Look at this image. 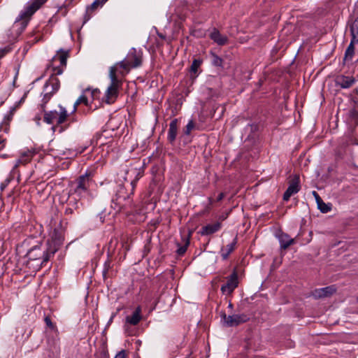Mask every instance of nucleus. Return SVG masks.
<instances>
[{
  "instance_id": "1",
  "label": "nucleus",
  "mask_w": 358,
  "mask_h": 358,
  "mask_svg": "<svg viewBox=\"0 0 358 358\" xmlns=\"http://www.w3.org/2000/svg\"><path fill=\"white\" fill-rule=\"evenodd\" d=\"M94 173L92 170H87L86 172L80 176L74 181L71 182L69 189V204L71 205L73 197L81 199H91L92 194L91 187L94 184L93 177Z\"/></svg>"
},
{
  "instance_id": "2",
  "label": "nucleus",
  "mask_w": 358,
  "mask_h": 358,
  "mask_svg": "<svg viewBox=\"0 0 358 358\" xmlns=\"http://www.w3.org/2000/svg\"><path fill=\"white\" fill-rule=\"evenodd\" d=\"M55 248H50L45 243L31 247L27 253L28 264L35 262L37 270L48 266V263L55 256Z\"/></svg>"
},
{
  "instance_id": "3",
  "label": "nucleus",
  "mask_w": 358,
  "mask_h": 358,
  "mask_svg": "<svg viewBox=\"0 0 358 358\" xmlns=\"http://www.w3.org/2000/svg\"><path fill=\"white\" fill-rule=\"evenodd\" d=\"M58 108L59 110H43V121L47 124L52 125L51 129L53 132L61 134L69 127V124H64L69 115L64 107L59 106Z\"/></svg>"
},
{
  "instance_id": "4",
  "label": "nucleus",
  "mask_w": 358,
  "mask_h": 358,
  "mask_svg": "<svg viewBox=\"0 0 358 358\" xmlns=\"http://www.w3.org/2000/svg\"><path fill=\"white\" fill-rule=\"evenodd\" d=\"M60 81L59 78L55 76H51L46 81L44 85V90L45 93L42 99L41 104V110H45L46 104L50 100L52 95L55 94L59 89Z\"/></svg>"
},
{
  "instance_id": "5",
  "label": "nucleus",
  "mask_w": 358,
  "mask_h": 358,
  "mask_svg": "<svg viewBox=\"0 0 358 358\" xmlns=\"http://www.w3.org/2000/svg\"><path fill=\"white\" fill-rule=\"evenodd\" d=\"M45 1L46 0H34L33 2L28 3L24 9L21 11L15 22L20 20L22 29H24L31 16L45 2Z\"/></svg>"
},
{
  "instance_id": "6",
  "label": "nucleus",
  "mask_w": 358,
  "mask_h": 358,
  "mask_svg": "<svg viewBox=\"0 0 358 358\" xmlns=\"http://www.w3.org/2000/svg\"><path fill=\"white\" fill-rule=\"evenodd\" d=\"M109 77L111 83L106 90L104 100L106 103L110 104L113 103L117 97L118 89L121 85V82L117 78V76L114 75L113 70L109 72Z\"/></svg>"
},
{
  "instance_id": "7",
  "label": "nucleus",
  "mask_w": 358,
  "mask_h": 358,
  "mask_svg": "<svg viewBox=\"0 0 358 358\" xmlns=\"http://www.w3.org/2000/svg\"><path fill=\"white\" fill-rule=\"evenodd\" d=\"M222 320L227 327H236L241 324L248 322L250 319L248 315L245 313L234 314L232 315H227L225 313L221 314Z\"/></svg>"
},
{
  "instance_id": "8",
  "label": "nucleus",
  "mask_w": 358,
  "mask_h": 358,
  "mask_svg": "<svg viewBox=\"0 0 358 358\" xmlns=\"http://www.w3.org/2000/svg\"><path fill=\"white\" fill-rule=\"evenodd\" d=\"M69 56V51H64L62 49L58 51L57 54L52 58V63L54 64L58 61L59 66H53V74L52 76L57 77V75H61L63 73L64 68L66 66V60Z\"/></svg>"
},
{
  "instance_id": "9",
  "label": "nucleus",
  "mask_w": 358,
  "mask_h": 358,
  "mask_svg": "<svg viewBox=\"0 0 358 358\" xmlns=\"http://www.w3.org/2000/svg\"><path fill=\"white\" fill-rule=\"evenodd\" d=\"M238 285V273L234 270L227 278V282L222 285L221 292L223 294L230 295Z\"/></svg>"
},
{
  "instance_id": "10",
  "label": "nucleus",
  "mask_w": 358,
  "mask_h": 358,
  "mask_svg": "<svg viewBox=\"0 0 358 358\" xmlns=\"http://www.w3.org/2000/svg\"><path fill=\"white\" fill-rule=\"evenodd\" d=\"M64 242V233L62 230L55 229L50 238L45 243L50 248H55V252L58 251Z\"/></svg>"
},
{
  "instance_id": "11",
  "label": "nucleus",
  "mask_w": 358,
  "mask_h": 358,
  "mask_svg": "<svg viewBox=\"0 0 358 358\" xmlns=\"http://www.w3.org/2000/svg\"><path fill=\"white\" fill-rule=\"evenodd\" d=\"M134 173H136V178L129 183V186L131 187L130 192H127L124 185H120L114 196H120L124 197H130V196L133 194L136 183L139 178L142 176L141 173L140 172H137L136 171H134Z\"/></svg>"
},
{
  "instance_id": "12",
  "label": "nucleus",
  "mask_w": 358,
  "mask_h": 358,
  "mask_svg": "<svg viewBox=\"0 0 358 358\" xmlns=\"http://www.w3.org/2000/svg\"><path fill=\"white\" fill-rule=\"evenodd\" d=\"M124 59L130 66L137 68L142 64V52L133 48L130 49Z\"/></svg>"
},
{
  "instance_id": "13",
  "label": "nucleus",
  "mask_w": 358,
  "mask_h": 358,
  "mask_svg": "<svg viewBox=\"0 0 358 358\" xmlns=\"http://www.w3.org/2000/svg\"><path fill=\"white\" fill-rule=\"evenodd\" d=\"M301 189L299 177L296 175L289 182V186L283 194V200L287 201L290 197L299 192Z\"/></svg>"
},
{
  "instance_id": "14",
  "label": "nucleus",
  "mask_w": 358,
  "mask_h": 358,
  "mask_svg": "<svg viewBox=\"0 0 358 358\" xmlns=\"http://www.w3.org/2000/svg\"><path fill=\"white\" fill-rule=\"evenodd\" d=\"M141 319H142L141 308V306H138L135 309V310L133 312L132 315H128L126 317V319H125L126 322L124 324L125 330L127 331H128L129 325H133V326L137 325L139 323V322L141 320Z\"/></svg>"
},
{
  "instance_id": "15",
  "label": "nucleus",
  "mask_w": 358,
  "mask_h": 358,
  "mask_svg": "<svg viewBox=\"0 0 358 358\" xmlns=\"http://www.w3.org/2000/svg\"><path fill=\"white\" fill-rule=\"evenodd\" d=\"M131 69H132V67L129 65L125 59H124L121 62H117L114 66H111L109 72L113 70L114 75H117V73H118L122 76H124L129 72Z\"/></svg>"
},
{
  "instance_id": "16",
  "label": "nucleus",
  "mask_w": 358,
  "mask_h": 358,
  "mask_svg": "<svg viewBox=\"0 0 358 358\" xmlns=\"http://www.w3.org/2000/svg\"><path fill=\"white\" fill-rule=\"evenodd\" d=\"M335 85L343 89L350 88L355 82L352 76L340 75L335 78Z\"/></svg>"
},
{
  "instance_id": "17",
  "label": "nucleus",
  "mask_w": 358,
  "mask_h": 358,
  "mask_svg": "<svg viewBox=\"0 0 358 358\" xmlns=\"http://www.w3.org/2000/svg\"><path fill=\"white\" fill-rule=\"evenodd\" d=\"M336 292V288L334 286H328L323 288L315 289L311 293V296L315 299H320L328 297L332 295Z\"/></svg>"
},
{
  "instance_id": "18",
  "label": "nucleus",
  "mask_w": 358,
  "mask_h": 358,
  "mask_svg": "<svg viewBox=\"0 0 358 358\" xmlns=\"http://www.w3.org/2000/svg\"><path fill=\"white\" fill-rule=\"evenodd\" d=\"M35 153L36 152L34 151L31 150H27L22 152L19 159L16 161L13 171H15V169H16L20 165H25L30 162Z\"/></svg>"
},
{
  "instance_id": "19",
  "label": "nucleus",
  "mask_w": 358,
  "mask_h": 358,
  "mask_svg": "<svg viewBox=\"0 0 358 358\" xmlns=\"http://www.w3.org/2000/svg\"><path fill=\"white\" fill-rule=\"evenodd\" d=\"M178 129V120L173 119L169 124V128L168 131L167 139L171 144H173L177 135Z\"/></svg>"
},
{
  "instance_id": "20",
  "label": "nucleus",
  "mask_w": 358,
  "mask_h": 358,
  "mask_svg": "<svg viewBox=\"0 0 358 358\" xmlns=\"http://www.w3.org/2000/svg\"><path fill=\"white\" fill-rule=\"evenodd\" d=\"M108 0H94V1L87 7L85 14L84 15V23L87 22L92 17V13L99 7H101Z\"/></svg>"
},
{
  "instance_id": "21",
  "label": "nucleus",
  "mask_w": 358,
  "mask_h": 358,
  "mask_svg": "<svg viewBox=\"0 0 358 358\" xmlns=\"http://www.w3.org/2000/svg\"><path fill=\"white\" fill-rule=\"evenodd\" d=\"M222 227V224L220 222H217L214 224H209L203 227L199 231L201 236H208L213 234L218 231Z\"/></svg>"
},
{
  "instance_id": "22",
  "label": "nucleus",
  "mask_w": 358,
  "mask_h": 358,
  "mask_svg": "<svg viewBox=\"0 0 358 358\" xmlns=\"http://www.w3.org/2000/svg\"><path fill=\"white\" fill-rule=\"evenodd\" d=\"M210 38L219 45H224L228 42L227 36L222 34L217 29H214L210 34Z\"/></svg>"
},
{
  "instance_id": "23",
  "label": "nucleus",
  "mask_w": 358,
  "mask_h": 358,
  "mask_svg": "<svg viewBox=\"0 0 358 358\" xmlns=\"http://www.w3.org/2000/svg\"><path fill=\"white\" fill-rule=\"evenodd\" d=\"M112 201L115 205V208H119L120 209L126 208L131 203L130 197L120 196H114Z\"/></svg>"
},
{
  "instance_id": "24",
  "label": "nucleus",
  "mask_w": 358,
  "mask_h": 358,
  "mask_svg": "<svg viewBox=\"0 0 358 358\" xmlns=\"http://www.w3.org/2000/svg\"><path fill=\"white\" fill-rule=\"evenodd\" d=\"M237 243V238H235L232 243L227 245L225 247L222 248L220 255L223 259H227L229 255L234 250Z\"/></svg>"
},
{
  "instance_id": "25",
  "label": "nucleus",
  "mask_w": 358,
  "mask_h": 358,
  "mask_svg": "<svg viewBox=\"0 0 358 358\" xmlns=\"http://www.w3.org/2000/svg\"><path fill=\"white\" fill-rule=\"evenodd\" d=\"M278 240L280 243V248L284 250L294 243V239L290 238L288 234L284 233H282L278 236Z\"/></svg>"
},
{
  "instance_id": "26",
  "label": "nucleus",
  "mask_w": 358,
  "mask_h": 358,
  "mask_svg": "<svg viewBox=\"0 0 358 358\" xmlns=\"http://www.w3.org/2000/svg\"><path fill=\"white\" fill-rule=\"evenodd\" d=\"M202 63V60L199 59H195L193 60L190 68L189 73L190 77L192 79H195L199 75V69Z\"/></svg>"
},
{
  "instance_id": "27",
  "label": "nucleus",
  "mask_w": 358,
  "mask_h": 358,
  "mask_svg": "<svg viewBox=\"0 0 358 358\" xmlns=\"http://www.w3.org/2000/svg\"><path fill=\"white\" fill-rule=\"evenodd\" d=\"M191 236V232L188 234L187 237H182V241L184 242L183 245H178V248L177 249V254L179 256H182L187 251V247L189 245V238Z\"/></svg>"
},
{
  "instance_id": "28",
  "label": "nucleus",
  "mask_w": 358,
  "mask_h": 358,
  "mask_svg": "<svg viewBox=\"0 0 358 358\" xmlns=\"http://www.w3.org/2000/svg\"><path fill=\"white\" fill-rule=\"evenodd\" d=\"M80 103H83L90 108H92V105L89 103L87 97L85 94H83L74 103L72 113H75L76 111L78 106Z\"/></svg>"
},
{
  "instance_id": "29",
  "label": "nucleus",
  "mask_w": 358,
  "mask_h": 358,
  "mask_svg": "<svg viewBox=\"0 0 358 358\" xmlns=\"http://www.w3.org/2000/svg\"><path fill=\"white\" fill-rule=\"evenodd\" d=\"M71 201H72V202H71V205L69 204V202L68 203V205L69 206L67 207L65 210L66 215L72 214L73 213V208L77 209L79 207L78 206H79L80 202L77 200L76 197L72 196Z\"/></svg>"
},
{
  "instance_id": "30",
  "label": "nucleus",
  "mask_w": 358,
  "mask_h": 358,
  "mask_svg": "<svg viewBox=\"0 0 358 358\" xmlns=\"http://www.w3.org/2000/svg\"><path fill=\"white\" fill-rule=\"evenodd\" d=\"M14 110H15V108H13L12 110H10V115L5 117L3 122L0 125V131L3 130L5 132H8V131L9 129V122L12 119V116H13Z\"/></svg>"
},
{
  "instance_id": "31",
  "label": "nucleus",
  "mask_w": 358,
  "mask_h": 358,
  "mask_svg": "<svg viewBox=\"0 0 358 358\" xmlns=\"http://www.w3.org/2000/svg\"><path fill=\"white\" fill-rule=\"evenodd\" d=\"M86 148L87 147L78 148L76 150L69 149L67 152H64V155H67L68 157H74L78 155L83 153Z\"/></svg>"
},
{
  "instance_id": "32",
  "label": "nucleus",
  "mask_w": 358,
  "mask_h": 358,
  "mask_svg": "<svg viewBox=\"0 0 358 358\" xmlns=\"http://www.w3.org/2000/svg\"><path fill=\"white\" fill-rule=\"evenodd\" d=\"M354 54L355 47L352 43H350L345 52L344 61H351Z\"/></svg>"
},
{
  "instance_id": "33",
  "label": "nucleus",
  "mask_w": 358,
  "mask_h": 358,
  "mask_svg": "<svg viewBox=\"0 0 358 358\" xmlns=\"http://www.w3.org/2000/svg\"><path fill=\"white\" fill-rule=\"evenodd\" d=\"M318 209L323 213H327L329 212L331 209V205L328 203H325L322 199H319L318 203H317Z\"/></svg>"
},
{
  "instance_id": "34",
  "label": "nucleus",
  "mask_w": 358,
  "mask_h": 358,
  "mask_svg": "<svg viewBox=\"0 0 358 358\" xmlns=\"http://www.w3.org/2000/svg\"><path fill=\"white\" fill-rule=\"evenodd\" d=\"M211 62L213 65L215 66L222 67V62L223 60L221 57H220L218 55H217L215 53H211Z\"/></svg>"
},
{
  "instance_id": "35",
  "label": "nucleus",
  "mask_w": 358,
  "mask_h": 358,
  "mask_svg": "<svg viewBox=\"0 0 358 358\" xmlns=\"http://www.w3.org/2000/svg\"><path fill=\"white\" fill-rule=\"evenodd\" d=\"M195 127V124H194V122L192 120H190L187 124L186 125L185 128L184 129V134H186V135H189L191 131H192V129L194 128Z\"/></svg>"
},
{
  "instance_id": "36",
  "label": "nucleus",
  "mask_w": 358,
  "mask_h": 358,
  "mask_svg": "<svg viewBox=\"0 0 358 358\" xmlns=\"http://www.w3.org/2000/svg\"><path fill=\"white\" fill-rule=\"evenodd\" d=\"M350 30L352 36L350 43L354 45L355 43H358V34L357 33L355 27H352Z\"/></svg>"
},
{
  "instance_id": "37",
  "label": "nucleus",
  "mask_w": 358,
  "mask_h": 358,
  "mask_svg": "<svg viewBox=\"0 0 358 358\" xmlns=\"http://www.w3.org/2000/svg\"><path fill=\"white\" fill-rule=\"evenodd\" d=\"M100 90L98 89H94L90 91V94L92 96V101L97 99L100 94Z\"/></svg>"
},
{
  "instance_id": "38",
  "label": "nucleus",
  "mask_w": 358,
  "mask_h": 358,
  "mask_svg": "<svg viewBox=\"0 0 358 358\" xmlns=\"http://www.w3.org/2000/svg\"><path fill=\"white\" fill-rule=\"evenodd\" d=\"M45 322L46 324V325L51 328V329H55V324L52 322L50 318L49 317H45Z\"/></svg>"
},
{
  "instance_id": "39",
  "label": "nucleus",
  "mask_w": 358,
  "mask_h": 358,
  "mask_svg": "<svg viewBox=\"0 0 358 358\" xmlns=\"http://www.w3.org/2000/svg\"><path fill=\"white\" fill-rule=\"evenodd\" d=\"M78 1V0H66L65 1V6H73L74 4H76L77 2Z\"/></svg>"
},
{
  "instance_id": "40",
  "label": "nucleus",
  "mask_w": 358,
  "mask_h": 358,
  "mask_svg": "<svg viewBox=\"0 0 358 358\" xmlns=\"http://www.w3.org/2000/svg\"><path fill=\"white\" fill-rule=\"evenodd\" d=\"M10 181V179H6L3 182L1 183L0 188L1 191H3L7 187Z\"/></svg>"
},
{
  "instance_id": "41",
  "label": "nucleus",
  "mask_w": 358,
  "mask_h": 358,
  "mask_svg": "<svg viewBox=\"0 0 358 358\" xmlns=\"http://www.w3.org/2000/svg\"><path fill=\"white\" fill-rule=\"evenodd\" d=\"M114 358H126V354L124 350L119 352Z\"/></svg>"
},
{
  "instance_id": "42",
  "label": "nucleus",
  "mask_w": 358,
  "mask_h": 358,
  "mask_svg": "<svg viewBox=\"0 0 358 358\" xmlns=\"http://www.w3.org/2000/svg\"><path fill=\"white\" fill-rule=\"evenodd\" d=\"M6 146V139L0 136V151Z\"/></svg>"
},
{
  "instance_id": "43",
  "label": "nucleus",
  "mask_w": 358,
  "mask_h": 358,
  "mask_svg": "<svg viewBox=\"0 0 358 358\" xmlns=\"http://www.w3.org/2000/svg\"><path fill=\"white\" fill-rule=\"evenodd\" d=\"M257 124H248V127H247V129L248 128L250 129L251 131H255L257 129Z\"/></svg>"
},
{
  "instance_id": "44",
  "label": "nucleus",
  "mask_w": 358,
  "mask_h": 358,
  "mask_svg": "<svg viewBox=\"0 0 358 358\" xmlns=\"http://www.w3.org/2000/svg\"><path fill=\"white\" fill-rule=\"evenodd\" d=\"M313 194L314 195L317 203H318L319 199H322L321 197L315 191L313 192Z\"/></svg>"
},
{
  "instance_id": "45",
  "label": "nucleus",
  "mask_w": 358,
  "mask_h": 358,
  "mask_svg": "<svg viewBox=\"0 0 358 358\" xmlns=\"http://www.w3.org/2000/svg\"><path fill=\"white\" fill-rule=\"evenodd\" d=\"M224 194L223 192H222L218 195V196L217 198V201H220L224 199Z\"/></svg>"
},
{
  "instance_id": "46",
  "label": "nucleus",
  "mask_w": 358,
  "mask_h": 358,
  "mask_svg": "<svg viewBox=\"0 0 358 358\" xmlns=\"http://www.w3.org/2000/svg\"><path fill=\"white\" fill-rule=\"evenodd\" d=\"M8 52V50L7 49H3L0 51V57L4 56L7 52Z\"/></svg>"
},
{
  "instance_id": "47",
  "label": "nucleus",
  "mask_w": 358,
  "mask_h": 358,
  "mask_svg": "<svg viewBox=\"0 0 358 358\" xmlns=\"http://www.w3.org/2000/svg\"><path fill=\"white\" fill-rule=\"evenodd\" d=\"M106 266H109V264H108L107 263L105 264V268L103 271V275H105L106 274L107 271H108V268Z\"/></svg>"
},
{
  "instance_id": "48",
  "label": "nucleus",
  "mask_w": 358,
  "mask_h": 358,
  "mask_svg": "<svg viewBox=\"0 0 358 358\" xmlns=\"http://www.w3.org/2000/svg\"><path fill=\"white\" fill-rule=\"evenodd\" d=\"M114 317H115V314H113V315L111 316V317H110V320H109L108 323L112 322V321H113V320Z\"/></svg>"
},
{
  "instance_id": "49",
  "label": "nucleus",
  "mask_w": 358,
  "mask_h": 358,
  "mask_svg": "<svg viewBox=\"0 0 358 358\" xmlns=\"http://www.w3.org/2000/svg\"><path fill=\"white\" fill-rule=\"evenodd\" d=\"M38 41V39L34 38V39L33 40V41H32V42H33V43H36Z\"/></svg>"
},
{
  "instance_id": "50",
  "label": "nucleus",
  "mask_w": 358,
  "mask_h": 358,
  "mask_svg": "<svg viewBox=\"0 0 358 358\" xmlns=\"http://www.w3.org/2000/svg\"><path fill=\"white\" fill-rule=\"evenodd\" d=\"M90 90L89 88H87V89H86V90H85V92H90Z\"/></svg>"
},
{
  "instance_id": "51",
  "label": "nucleus",
  "mask_w": 358,
  "mask_h": 358,
  "mask_svg": "<svg viewBox=\"0 0 358 358\" xmlns=\"http://www.w3.org/2000/svg\"><path fill=\"white\" fill-rule=\"evenodd\" d=\"M3 103V101H0V106Z\"/></svg>"
},
{
  "instance_id": "52",
  "label": "nucleus",
  "mask_w": 358,
  "mask_h": 358,
  "mask_svg": "<svg viewBox=\"0 0 358 358\" xmlns=\"http://www.w3.org/2000/svg\"><path fill=\"white\" fill-rule=\"evenodd\" d=\"M229 307L231 308H232V304L231 303H229Z\"/></svg>"
},
{
  "instance_id": "53",
  "label": "nucleus",
  "mask_w": 358,
  "mask_h": 358,
  "mask_svg": "<svg viewBox=\"0 0 358 358\" xmlns=\"http://www.w3.org/2000/svg\"><path fill=\"white\" fill-rule=\"evenodd\" d=\"M36 120L39 121L41 120L40 117H36Z\"/></svg>"
},
{
  "instance_id": "54",
  "label": "nucleus",
  "mask_w": 358,
  "mask_h": 358,
  "mask_svg": "<svg viewBox=\"0 0 358 358\" xmlns=\"http://www.w3.org/2000/svg\"><path fill=\"white\" fill-rule=\"evenodd\" d=\"M357 302H358V296H357Z\"/></svg>"
}]
</instances>
